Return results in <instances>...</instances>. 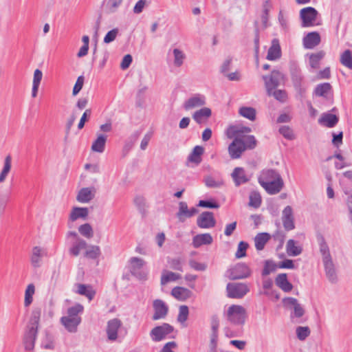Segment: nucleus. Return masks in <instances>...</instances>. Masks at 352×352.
I'll return each mask as SVG.
<instances>
[{
    "mask_svg": "<svg viewBox=\"0 0 352 352\" xmlns=\"http://www.w3.org/2000/svg\"><path fill=\"white\" fill-rule=\"evenodd\" d=\"M84 311V307L80 304L77 303L75 305L68 308L66 316L71 318H81L78 315L82 314Z\"/></svg>",
    "mask_w": 352,
    "mask_h": 352,
    "instance_id": "ea45409f",
    "label": "nucleus"
},
{
    "mask_svg": "<svg viewBox=\"0 0 352 352\" xmlns=\"http://www.w3.org/2000/svg\"><path fill=\"white\" fill-rule=\"evenodd\" d=\"M118 34V29L114 28L109 31L104 38V43H110L113 41Z\"/></svg>",
    "mask_w": 352,
    "mask_h": 352,
    "instance_id": "774afa93",
    "label": "nucleus"
},
{
    "mask_svg": "<svg viewBox=\"0 0 352 352\" xmlns=\"http://www.w3.org/2000/svg\"><path fill=\"white\" fill-rule=\"evenodd\" d=\"M167 262L170 268L179 272L183 271L182 260L180 258H168Z\"/></svg>",
    "mask_w": 352,
    "mask_h": 352,
    "instance_id": "3c124183",
    "label": "nucleus"
},
{
    "mask_svg": "<svg viewBox=\"0 0 352 352\" xmlns=\"http://www.w3.org/2000/svg\"><path fill=\"white\" fill-rule=\"evenodd\" d=\"M340 63L347 68L352 69V52L346 50L340 56Z\"/></svg>",
    "mask_w": 352,
    "mask_h": 352,
    "instance_id": "37998d69",
    "label": "nucleus"
},
{
    "mask_svg": "<svg viewBox=\"0 0 352 352\" xmlns=\"http://www.w3.org/2000/svg\"><path fill=\"white\" fill-rule=\"evenodd\" d=\"M282 221L285 230L289 231L295 228L293 209L290 206H287L284 208L283 211Z\"/></svg>",
    "mask_w": 352,
    "mask_h": 352,
    "instance_id": "ddd939ff",
    "label": "nucleus"
},
{
    "mask_svg": "<svg viewBox=\"0 0 352 352\" xmlns=\"http://www.w3.org/2000/svg\"><path fill=\"white\" fill-rule=\"evenodd\" d=\"M85 78L83 76H80L78 77L76 82L73 88L72 94L73 96H76L82 89L84 85Z\"/></svg>",
    "mask_w": 352,
    "mask_h": 352,
    "instance_id": "338daca9",
    "label": "nucleus"
},
{
    "mask_svg": "<svg viewBox=\"0 0 352 352\" xmlns=\"http://www.w3.org/2000/svg\"><path fill=\"white\" fill-rule=\"evenodd\" d=\"M181 278L179 274L173 272L164 271L161 277V284L166 285L170 281H175Z\"/></svg>",
    "mask_w": 352,
    "mask_h": 352,
    "instance_id": "a19ab883",
    "label": "nucleus"
},
{
    "mask_svg": "<svg viewBox=\"0 0 352 352\" xmlns=\"http://www.w3.org/2000/svg\"><path fill=\"white\" fill-rule=\"evenodd\" d=\"M323 264L324 267L325 274L328 280L332 283H336L337 275L332 258L323 261Z\"/></svg>",
    "mask_w": 352,
    "mask_h": 352,
    "instance_id": "a878e982",
    "label": "nucleus"
},
{
    "mask_svg": "<svg viewBox=\"0 0 352 352\" xmlns=\"http://www.w3.org/2000/svg\"><path fill=\"white\" fill-rule=\"evenodd\" d=\"M249 245L247 242L240 241L238 244L237 250L235 253V256L237 258H243L246 256V251Z\"/></svg>",
    "mask_w": 352,
    "mask_h": 352,
    "instance_id": "5fc2aeb1",
    "label": "nucleus"
},
{
    "mask_svg": "<svg viewBox=\"0 0 352 352\" xmlns=\"http://www.w3.org/2000/svg\"><path fill=\"white\" fill-rule=\"evenodd\" d=\"M204 152V148L201 146H196L194 147L192 151L188 157V160L190 162L195 163L198 165L201 162V155Z\"/></svg>",
    "mask_w": 352,
    "mask_h": 352,
    "instance_id": "7c9ffc66",
    "label": "nucleus"
},
{
    "mask_svg": "<svg viewBox=\"0 0 352 352\" xmlns=\"http://www.w3.org/2000/svg\"><path fill=\"white\" fill-rule=\"evenodd\" d=\"M226 290L228 296L232 298H241L250 291L248 286L242 283H230Z\"/></svg>",
    "mask_w": 352,
    "mask_h": 352,
    "instance_id": "39448f33",
    "label": "nucleus"
},
{
    "mask_svg": "<svg viewBox=\"0 0 352 352\" xmlns=\"http://www.w3.org/2000/svg\"><path fill=\"white\" fill-rule=\"evenodd\" d=\"M121 325L122 322L118 318H113L108 321L106 331L109 340L114 341L117 339L118 331Z\"/></svg>",
    "mask_w": 352,
    "mask_h": 352,
    "instance_id": "dca6fc26",
    "label": "nucleus"
},
{
    "mask_svg": "<svg viewBox=\"0 0 352 352\" xmlns=\"http://www.w3.org/2000/svg\"><path fill=\"white\" fill-rule=\"evenodd\" d=\"M42 72L40 69H36L34 72V78L32 82V96L33 98H36L37 96L38 87L42 80Z\"/></svg>",
    "mask_w": 352,
    "mask_h": 352,
    "instance_id": "c9c22d12",
    "label": "nucleus"
},
{
    "mask_svg": "<svg viewBox=\"0 0 352 352\" xmlns=\"http://www.w3.org/2000/svg\"><path fill=\"white\" fill-rule=\"evenodd\" d=\"M331 89V86L329 82L321 83L316 87L314 94L318 96L327 97V94Z\"/></svg>",
    "mask_w": 352,
    "mask_h": 352,
    "instance_id": "79ce46f5",
    "label": "nucleus"
},
{
    "mask_svg": "<svg viewBox=\"0 0 352 352\" xmlns=\"http://www.w3.org/2000/svg\"><path fill=\"white\" fill-rule=\"evenodd\" d=\"M296 244V241L294 239L288 240L286 245V251L289 256H296L302 253V248Z\"/></svg>",
    "mask_w": 352,
    "mask_h": 352,
    "instance_id": "72a5a7b5",
    "label": "nucleus"
},
{
    "mask_svg": "<svg viewBox=\"0 0 352 352\" xmlns=\"http://www.w3.org/2000/svg\"><path fill=\"white\" fill-rule=\"evenodd\" d=\"M276 285L285 292H289L293 289L292 284L288 280L287 274H279L275 278Z\"/></svg>",
    "mask_w": 352,
    "mask_h": 352,
    "instance_id": "b1692460",
    "label": "nucleus"
},
{
    "mask_svg": "<svg viewBox=\"0 0 352 352\" xmlns=\"http://www.w3.org/2000/svg\"><path fill=\"white\" fill-rule=\"evenodd\" d=\"M269 96H274V98L280 102H285L287 98V94L285 90L274 89L270 92H267Z\"/></svg>",
    "mask_w": 352,
    "mask_h": 352,
    "instance_id": "c03bdc74",
    "label": "nucleus"
},
{
    "mask_svg": "<svg viewBox=\"0 0 352 352\" xmlns=\"http://www.w3.org/2000/svg\"><path fill=\"white\" fill-rule=\"evenodd\" d=\"M318 15V12L313 7H307L300 10V17L302 20V27H311L316 23L315 21Z\"/></svg>",
    "mask_w": 352,
    "mask_h": 352,
    "instance_id": "423d86ee",
    "label": "nucleus"
},
{
    "mask_svg": "<svg viewBox=\"0 0 352 352\" xmlns=\"http://www.w3.org/2000/svg\"><path fill=\"white\" fill-rule=\"evenodd\" d=\"M271 236L267 232H261L256 234L254 238L255 247L257 250L264 249L265 244L270 239Z\"/></svg>",
    "mask_w": 352,
    "mask_h": 352,
    "instance_id": "2f4dec72",
    "label": "nucleus"
},
{
    "mask_svg": "<svg viewBox=\"0 0 352 352\" xmlns=\"http://www.w3.org/2000/svg\"><path fill=\"white\" fill-rule=\"evenodd\" d=\"M88 214L89 209L87 208L74 207L70 213L69 219L72 221L80 218L85 219Z\"/></svg>",
    "mask_w": 352,
    "mask_h": 352,
    "instance_id": "c756f323",
    "label": "nucleus"
},
{
    "mask_svg": "<svg viewBox=\"0 0 352 352\" xmlns=\"http://www.w3.org/2000/svg\"><path fill=\"white\" fill-rule=\"evenodd\" d=\"M212 237L210 234H199L195 236L192 239V245L195 248H198L203 245H210L212 243Z\"/></svg>",
    "mask_w": 352,
    "mask_h": 352,
    "instance_id": "393cba45",
    "label": "nucleus"
},
{
    "mask_svg": "<svg viewBox=\"0 0 352 352\" xmlns=\"http://www.w3.org/2000/svg\"><path fill=\"white\" fill-rule=\"evenodd\" d=\"M276 268V265L273 261L270 260L265 261L264 267L262 271V276H265L269 275L271 272H274Z\"/></svg>",
    "mask_w": 352,
    "mask_h": 352,
    "instance_id": "680f3d73",
    "label": "nucleus"
},
{
    "mask_svg": "<svg viewBox=\"0 0 352 352\" xmlns=\"http://www.w3.org/2000/svg\"><path fill=\"white\" fill-rule=\"evenodd\" d=\"M211 114L212 111L210 108L204 107L194 112L192 118L197 123L201 124L209 118L211 116Z\"/></svg>",
    "mask_w": 352,
    "mask_h": 352,
    "instance_id": "c85d7f7f",
    "label": "nucleus"
},
{
    "mask_svg": "<svg viewBox=\"0 0 352 352\" xmlns=\"http://www.w3.org/2000/svg\"><path fill=\"white\" fill-rule=\"evenodd\" d=\"M179 211L177 213V217L179 218L180 221L183 222L184 219H182V217H186L188 211V205L186 202L184 201L179 202Z\"/></svg>",
    "mask_w": 352,
    "mask_h": 352,
    "instance_id": "69168bd1",
    "label": "nucleus"
},
{
    "mask_svg": "<svg viewBox=\"0 0 352 352\" xmlns=\"http://www.w3.org/2000/svg\"><path fill=\"white\" fill-rule=\"evenodd\" d=\"M191 292L184 287H175L171 291V295L179 300H185L190 297Z\"/></svg>",
    "mask_w": 352,
    "mask_h": 352,
    "instance_id": "473e14b6",
    "label": "nucleus"
},
{
    "mask_svg": "<svg viewBox=\"0 0 352 352\" xmlns=\"http://www.w3.org/2000/svg\"><path fill=\"white\" fill-rule=\"evenodd\" d=\"M107 136L104 134H97V138L94 141L91 145V150L97 153H103L105 148V144Z\"/></svg>",
    "mask_w": 352,
    "mask_h": 352,
    "instance_id": "cd10ccee",
    "label": "nucleus"
},
{
    "mask_svg": "<svg viewBox=\"0 0 352 352\" xmlns=\"http://www.w3.org/2000/svg\"><path fill=\"white\" fill-rule=\"evenodd\" d=\"M134 204L142 214L145 212L146 202L144 197L140 195L136 196L134 199Z\"/></svg>",
    "mask_w": 352,
    "mask_h": 352,
    "instance_id": "0e129e2a",
    "label": "nucleus"
},
{
    "mask_svg": "<svg viewBox=\"0 0 352 352\" xmlns=\"http://www.w3.org/2000/svg\"><path fill=\"white\" fill-rule=\"evenodd\" d=\"M240 138L244 144L245 151L246 149H253L256 147V140L254 135L241 136Z\"/></svg>",
    "mask_w": 352,
    "mask_h": 352,
    "instance_id": "de8ad7c7",
    "label": "nucleus"
},
{
    "mask_svg": "<svg viewBox=\"0 0 352 352\" xmlns=\"http://www.w3.org/2000/svg\"><path fill=\"white\" fill-rule=\"evenodd\" d=\"M75 287L77 288L76 293L86 296L89 300H91L96 295V291L90 285L77 283Z\"/></svg>",
    "mask_w": 352,
    "mask_h": 352,
    "instance_id": "5701e85b",
    "label": "nucleus"
},
{
    "mask_svg": "<svg viewBox=\"0 0 352 352\" xmlns=\"http://www.w3.org/2000/svg\"><path fill=\"white\" fill-rule=\"evenodd\" d=\"M281 176L279 173L274 169H264L261 171L258 177V183L261 186L263 182H270L280 178Z\"/></svg>",
    "mask_w": 352,
    "mask_h": 352,
    "instance_id": "6ab92c4d",
    "label": "nucleus"
},
{
    "mask_svg": "<svg viewBox=\"0 0 352 352\" xmlns=\"http://www.w3.org/2000/svg\"><path fill=\"white\" fill-rule=\"evenodd\" d=\"M173 55H174V64L177 67H180L185 58V54L179 49L173 50Z\"/></svg>",
    "mask_w": 352,
    "mask_h": 352,
    "instance_id": "bf43d9fd",
    "label": "nucleus"
},
{
    "mask_svg": "<svg viewBox=\"0 0 352 352\" xmlns=\"http://www.w3.org/2000/svg\"><path fill=\"white\" fill-rule=\"evenodd\" d=\"M232 177L236 186L245 184L250 180L245 174V170L241 167H236L234 169L232 173Z\"/></svg>",
    "mask_w": 352,
    "mask_h": 352,
    "instance_id": "4be33fe9",
    "label": "nucleus"
},
{
    "mask_svg": "<svg viewBox=\"0 0 352 352\" xmlns=\"http://www.w3.org/2000/svg\"><path fill=\"white\" fill-rule=\"evenodd\" d=\"M228 320L235 325H243L247 318L246 310L238 305H232L229 307L227 311Z\"/></svg>",
    "mask_w": 352,
    "mask_h": 352,
    "instance_id": "f03ea898",
    "label": "nucleus"
},
{
    "mask_svg": "<svg viewBox=\"0 0 352 352\" xmlns=\"http://www.w3.org/2000/svg\"><path fill=\"white\" fill-rule=\"evenodd\" d=\"M267 92L276 89L284 80V75L278 70L272 71L270 75L263 76Z\"/></svg>",
    "mask_w": 352,
    "mask_h": 352,
    "instance_id": "7ed1b4c3",
    "label": "nucleus"
},
{
    "mask_svg": "<svg viewBox=\"0 0 352 352\" xmlns=\"http://www.w3.org/2000/svg\"><path fill=\"white\" fill-rule=\"evenodd\" d=\"M283 306L287 309H293L291 313L290 318H300L305 313L303 307L298 302V300L293 297H286L283 299Z\"/></svg>",
    "mask_w": 352,
    "mask_h": 352,
    "instance_id": "20e7f679",
    "label": "nucleus"
},
{
    "mask_svg": "<svg viewBox=\"0 0 352 352\" xmlns=\"http://www.w3.org/2000/svg\"><path fill=\"white\" fill-rule=\"evenodd\" d=\"M197 206L207 208H219V204L214 199L200 200Z\"/></svg>",
    "mask_w": 352,
    "mask_h": 352,
    "instance_id": "e2e57ef3",
    "label": "nucleus"
},
{
    "mask_svg": "<svg viewBox=\"0 0 352 352\" xmlns=\"http://www.w3.org/2000/svg\"><path fill=\"white\" fill-rule=\"evenodd\" d=\"M153 306L155 311L152 317L153 320L164 318L167 316L168 307L164 301L160 299L155 300Z\"/></svg>",
    "mask_w": 352,
    "mask_h": 352,
    "instance_id": "9b49d317",
    "label": "nucleus"
},
{
    "mask_svg": "<svg viewBox=\"0 0 352 352\" xmlns=\"http://www.w3.org/2000/svg\"><path fill=\"white\" fill-rule=\"evenodd\" d=\"M96 192L94 187L82 188L78 191L76 200L80 203H88L94 198Z\"/></svg>",
    "mask_w": 352,
    "mask_h": 352,
    "instance_id": "f3484780",
    "label": "nucleus"
},
{
    "mask_svg": "<svg viewBox=\"0 0 352 352\" xmlns=\"http://www.w3.org/2000/svg\"><path fill=\"white\" fill-rule=\"evenodd\" d=\"M324 51H319L316 53L311 54L309 56V65L313 69H318L320 66V60L324 57Z\"/></svg>",
    "mask_w": 352,
    "mask_h": 352,
    "instance_id": "e433bc0d",
    "label": "nucleus"
},
{
    "mask_svg": "<svg viewBox=\"0 0 352 352\" xmlns=\"http://www.w3.org/2000/svg\"><path fill=\"white\" fill-rule=\"evenodd\" d=\"M131 274L139 279H143L146 275L140 272L141 268L144 265L145 262L142 258L138 257H132L130 259Z\"/></svg>",
    "mask_w": 352,
    "mask_h": 352,
    "instance_id": "2eb2a0df",
    "label": "nucleus"
},
{
    "mask_svg": "<svg viewBox=\"0 0 352 352\" xmlns=\"http://www.w3.org/2000/svg\"><path fill=\"white\" fill-rule=\"evenodd\" d=\"M78 231L81 235L87 239L91 238L94 235L92 227L87 223L80 226Z\"/></svg>",
    "mask_w": 352,
    "mask_h": 352,
    "instance_id": "864d4df0",
    "label": "nucleus"
},
{
    "mask_svg": "<svg viewBox=\"0 0 352 352\" xmlns=\"http://www.w3.org/2000/svg\"><path fill=\"white\" fill-rule=\"evenodd\" d=\"M35 292V287L33 284H30L28 285L25 292V300L24 305L25 307L30 306V305L32 302L33 298L32 296Z\"/></svg>",
    "mask_w": 352,
    "mask_h": 352,
    "instance_id": "09e8293b",
    "label": "nucleus"
},
{
    "mask_svg": "<svg viewBox=\"0 0 352 352\" xmlns=\"http://www.w3.org/2000/svg\"><path fill=\"white\" fill-rule=\"evenodd\" d=\"M80 322L81 318H71L65 316L60 318V323L70 333H76Z\"/></svg>",
    "mask_w": 352,
    "mask_h": 352,
    "instance_id": "aec40b11",
    "label": "nucleus"
},
{
    "mask_svg": "<svg viewBox=\"0 0 352 352\" xmlns=\"http://www.w3.org/2000/svg\"><path fill=\"white\" fill-rule=\"evenodd\" d=\"M339 118L334 114L324 113L318 120V123L328 128L334 127L338 122Z\"/></svg>",
    "mask_w": 352,
    "mask_h": 352,
    "instance_id": "412c9836",
    "label": "nucleus"
},
{
    "mask_svg": "<svg viewBox=\"0 0 352 352\" xmlns=\"http://www.w3.org/2000/svg\"><path fill=\"white\" fill-rule=\"evenodd\" d=\"M278 131L287 140H292L295 138L293 130L289 126H280Z\"/></svg>",
    "mask_w": 352,
    "mask_h": 352,
    "instance_id": "13d9d810",
    "label": "nucleus"
},
{
    "mask_svg": "<svg viewBox=\"0 0 352 352\" xmlns=\"http://www.w3.org/2000/svg\"><path fill=\"white\" fill-rule=\"evenodd\" d=\"M41 257V248L36 246L32 250L31 263L34 267H39L40 258Z\"/></svg>",
    "mask_w": 352,
    "mask_h": 352,
    "instance_id": "603ef678",
    "label": "nucleus"
},
{
    "mask_svg": "<svg viewBox=\"0 0 352 352\" xmlns=\"http://www.w3.org/2000/svg\"><path fill=\"white\" fill-rule=\"evenodd\" d=\"M296 332L300 340H305L311 333L309 327H298Z\"/></svg>",
    "mask_w": 352,
    "mask_h": 352,
    "instance_id": "4d7b16f0",
    "label": "nucleus"
},
{
    "mask_svg": "<svg viewBox=\"0 0 352 352\" xmlns=\"http://www.w3.org/2000/svg\"><path fill=\"white\" fill-rule=\"evenodd\" d=\"M239 113L251 121L256 120V111L253 107H242L239 109Z\"/></svg>",
    "mask_w": 352,
    "mask_h": 352,
    "instance_id": "58836bf2",
    "label": "nucleus"
},
{
    "mask_svg": "<svg viewBox=\"0 0 352 352\" xmlns=\"http://www.w3.org/2000/svg\"><path fill=\"white\" fill-rule=\"evenodd\" d=\"M216 220L212 212H203L197 219V225L200 228L209 229L215 226Z\"/></svg>",
    "mask_w": 352,
    "mask_h": 352,
    "instance_id": "1a4fd4ad",
    "label": "nucleus"
},
{
    "mask_svg": "<svg viewBox=\"0 0 352 352\" xmlns=\"http://www.w3.org/2000/svg\"><path fill=\"white\" fill-rule=\"evenodd\" d=\"M140 131H137L131 135L129 140L127 141L124 146L123 152L124 154L128 153L129 151L133 148L135 142L140 135Z\"/></svg>",
    "mask_w": 352,
    "mask_h": 352,
    "instance_id": "49530a36",
    "label": "nucleus"
},
{
    "mask_svg": "<svg viewBox=\"0 0 352 352\" xmlns=\"http://www.w3.org/2000/svg\"><path fill=\"white\" fill-rule=\"evenodd\" d=\"M189 314V309L186 305H181L179 309L177 320L179 322H184L187 320Z\"/></svg>",
    "mask_w": 352,
    "mask_h": 352,
    "instance_id": "052dcab7",
    "label": "nucleus"
},
{
    "mask_svg": "<svg viewBox=\"0 0 352 352\" xmlns=\"http://www.w3.org/2000/svg\"><path fill=\"white\" fill-rule=\"evenodd\" d=\"M290 75L296 91L300 98H304L307 91V86L300 69L295 65L292 66L290 68Z\"/></svg>",
    "mask_w": 352,
    "mask_h": 352,
    "instance_id": "f257e3e1",
    "label": "nucleus"
},
{
    "mask_svg": "<svg viewBox=\"0 0 352 352\" xmlns=\"http://www.w3.org/2000/svg\"><path fill=\"white\" fill-rule=\"evenodd\" d=\"M11 166L12 157L10 155H8L5 157L3 167L0 173V183L5 182L9 172L10 171Z\"/></svg>",
    "mask_w": 352,
    "mask_h": 352,
    "instance_id": "4c0bfd02",
    "label": "nucleus"
},
{
    "mask_svg": "<svg viewBox=\"0 0 352 352\" xmlns=\"http://www.w3.org/2000/svg\"><path fill=\"white\" fill-rule=\"evenodd\" d=\"M229 154L232 159L239 158L245 151V146L240 137H235L232 142L228 146Z\"/></svg>",
    "mask_w": 352,
    "mask_h": 352,
    "instance_id": "9d476101",
    "label": "nucleus"
},
{
    "mask_svg": "<svg viewBox=\"0 0 352 352\" xmlns=\"http://www.w3.org/2000/svg\"><path fill=\"white\" fill-rule=\"evenodd\" d=\"M271 8L270 1L269 0L265 1L263 4V13L261 15V21L263 27L265 28L267 27L269 12Z\"/></svg>",
    "mask_w": 352,
    "mask_h": 352,
    "instance_id": "a18cd8bd",
    "label": "nucleus"
},
{
    "mask_svg": "<svg viewBox=\"0 0 352 352\" xmlns=\"http://www.w3.org/2000/svg\"><path fill=\"white\" fill-rule=\"evenodd\" d=\"M261 204V197L258 192H252L250 195L249 205L255 208H258Z\"/></svg>",
    "mask_w": 352,
    "mask_h": 352,
    "instance_id": "6e6d98bb",
    "label": "nucleus"
},
{
    "mask_svg": "<svg viewBox=\"0 0 352 352\" xmlns=\"http://www.w3.org/2000/svg\"><path fill=\"white\" fill-rule=\"evenodd\" d=\"M206 104V97L204 95L197 94L189 98L184 103L183 107L185 110L188 111L197 107H202Z\"/></svg>",
    "mask_w": 352,
    "mask_h": 352,
    "instance_id": "f8f14e48",
    "label": "nucleus"
},
{
    "mask_svg": "<svg viewBox=\"0 0 352 352\" xmlns=\"http://www.w3.org/2000/svg\"><path fill=\"white\" fill-rule=\"evenodd\" d=\"M261 186L270 195H276L281 191L284 186V182L282 177L270 182H263Z\"/></svg>",
    "mask_w": 352,
    "mask_h": 352,
    "instance_id": "4468645a",
    "label": "nucleus"
},
{
    "mask_svg": "<svg viewBox=\"0 0 352 352\" xmlns=\"http://www.w3.org/2000/svg\"><path fill=\"white\" fill-rule=\"evenodd\" d=\"M320 35L317 32L308 33L303 38V45L306 49H313L320 43Z\"/></svg>",
    "mask_w": 352,
    "mask_h": 352,
    "instance_id": "a211bd4d",
    "label": "nucleus"
},
{
    "mask_svg": "<svg viewBox=\"0 0 352 352\" xmlns=\"http://www.w3.org/2000/svg\"><path fill=\"white\" fill-rule=\"evenodd\" d=\"M318 241L320 246V252L322 256V261L331 259L329 248L327 243L325 241L324 238L322 236H320L318 238Z\"/></svg>",
    "mask_w": 352,
    "mask_h": 352,
    "instance_id": "f704fd0d",
    "label": "nucleus"
},
{
    "mask_svg": "<svg viewBox=\"0 0 352 352\" xmlns=\"http://www.w3.org/2000/svg\"><path fill=\"white\" fill-rule=\"evenodd\" d=\"M281 56V50L278 40L273 39L272 46L269 48L267 55V59L270 60H275L278 59Z\"/></svg>",
    "mask_w": 352,
    "mask_h": 352,
    "instance_id": "bb28decb",
    "label": "nucleus"
},
{
    "mask_svg": "<svg viewBox=\"0 0 352 352\" xmlns=\"http://www.w3.org/2000/svg\"><path fill=\"white\" fill-rule=\"evenodd\" d=\"M174 330L173 326L168 323H163L162 325L154 327L150 332L153 341L160 342L166 338Z\"/></svg>",
    "mask_w": 352,
    "mask_h": 352,
    "instance_id": "0eeeda50",
    "label": "nucleus"
},
{
    "mask_svg": "<svg viewBox=\"0 0 352 352\" xmlns=\"http://www.w3.org/2000/svg\"><path fill=\"white\" fill-rule=\"evenodd\" d=\"M251 274L250 267L245 263H240L230 270L229 278L230 280L243 279L249 277Z\"/></svg>",
    "mask_w": 352,
    "mask_h": 352,
    "instance_id": "6e6552de",
    "label": "nucleus"
},
{
    "mask_svg": "<svg viewBox=\"0 0 352 352\" xmlns=\"http://www.w3.org/2000/svg\"><path fill=\"white\" fill-rule=\"evenodd\" d=\"M101 254L100 248L98 245H91L85 252V256L91 259L98 258Z\"/></svg>",
    "mask_w": 352,
    "mask_h": 352,
    "instance_id": "8fccbe9b",
    "label": "nucleus"
}]
</instances>
